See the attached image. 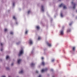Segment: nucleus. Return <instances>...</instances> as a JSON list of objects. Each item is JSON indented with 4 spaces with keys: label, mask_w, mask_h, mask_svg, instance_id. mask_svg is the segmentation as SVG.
<instances>
[{
    "label": "nucleus",
    "mask_w": 77,
    "mask_h": 77,
    "mask_svg": "<svg viewBox=\"0 0 77 77\" xmlns=\"http://www.w3.org/2000/svg\"><path fill=\"white\" fill-rule=\"evenodd\" d=\"M75 49V47H73V51H74Z\"/></svg>",
    "instance_id": "obj_16"
},
{
    "label": "nucleus",
    "mask_w": 77,
    "mask_h": 77,
    "mask_svg": "<svg viewBox=\"0 0 77 77\" xmlns=\"http://www.w3.org/2000/svg\"><path fill=\"white\" fill-rule=\"evenodd\" d=\"M9 56H8V55L6 57V59L7 60L8 59H9Z\"/></svg>",
    "instance_id": "obj_11"
},
{
    "label": "nucleus",
    "mask_w": 77,
    "mask_h": 77,
    "mask_svg": "<svg viewBox=\"0 0 77 77\" xmlns=\"http://www.w3.org/2000/svg\"><path fill=\"white\" fill-rule=\"evenodd\" d=\"M13 18L14 20H16V17H15V16H13Z\"/></svg>",
    "instance_id": "obj_20"
},
{
    "label": "nucleus",
    "mask_w": 77,
    "mask_h": 77,
    "mask_svg": "<svg viewBox=\"0 0 77 77\" xmlns=\"http://www.w3.org/2000/svg\"><path fill=\"white\" fill-rule=\"evenodd\" d=\"M30 11H28V14H30Z\"/></svg>",
    "instance_id": "obj_21"
},
{
    "label": "nucleus",
    "mask_w": 77,
    "mask_h": 77,
    "mask_svg": "<svg viewBox=\"0 0 77 77\" xmlns=\"http://www.w3.org/2000/svg\"><path fill=\"white\" fill-rule=\"evenodd\" d=\"M28 32V31H26V32H25L26 34H27Z\"/></svg>",
    "instance_id": "obj_24"
},
{
    "label": "nucleus",
    "mask_w": 77,
    "mask_h": 77,
    "mask_svg": "<svg viewBox=\"0 0 77 77\" xmlns=\"http://www.w3.org/2000/svg\"><path fill=\"white\" fill-rule=\"evenodd\" d=\"M29 43L30 45L32 44H33V41H32V40L31 39H30L29 41Z\"/></svg>",
    "instance_id": "obj_2"
},
{
    "label": "nucleus",
    "mask_w": 77,
    "mask_h": 77,
    "mask_svg": "<svg viewBox=\"0 0 77 77\" xmlns=\"http://www.w3.org/2000/svg\"><path fill=\"white\" fill-rule=\"evenodd\" d=\"M46 70V69H42V72H45Z\"/></svg>",
    "instance_id": "obj_8"
},
{
    "label": "nucleus",
    "mask_w": 77,
    "mask_h": 77,
    "mask_svg": "<svg viewBox=\"0 0 77 77\" xmlns=\"http://www.w3.org/2000/svg\"><path fill=\"white\" fill-rule=\"evenodd\" d=\"M3 50V49L2 48V49H1V51H2Z\"/></svg>",
    "instance_id": "obj_27"
},
{
    "label": "nucleus",
    "mask_w": 77,
    "mask_h": 77,
    "mask_svg": "<svg viewBox=\"0 0 77 77\" xmlns=\"http://www.w3.org/2000/svg\"><path fill=\"white\" fill-rule=\"evenodd\" d=\"M8 31V29L6 28L4 29L5 32H7Z\"/></svg>",
    "instance_id": "obj_14"
},
{
    "label": "nucleus",
    "mask_w": 77,
    "mask_h": 77,
    "mask_svg": "<svg viewBox=\"0 0 77 77\" xmlns=\"http://www.w3.org/2000/svg\"><path fill=\"white\" fill-rule=\"evenodd\" d=\"M8 77H10V76H9Z\"/></svg>",
    "instance_id": "obj_39"
},
{
    "label": "nucleus",
    "mask_w": 77,
    "mask_h": 77,
    "mask_svg": "<svg viewBox=\"0 0 77 77\" xmlns=\"http://www.w3.org/2000/svg\"><path fill=\"white\" fill-rule=\"evenodd\" d=\"M2 77H6L4 75V76H2Z\"/></svg>",
    "instance_id": "obj_35"
},
{
    "label": "nucleus",
    "mask_w": 77,
    "mask_h": 77,
    "mask_svg": "<svg viewBox=\"0 0 77 77\" xmlns=\"http://www.w3.org/2000/svg\"><path fill=\"white\" fill-rule=\"evenodd\" d=\"M14 5H15V3H13V6H14Z\"/></svg>",
    "instance_id": "obj_31"
},
{
    "label": "nucleus",
    "mask_w": 77,
    "mask_h": 77,
    "mask_svg": "<svg viewBox=\"0 0 77 77\" xmlns=\"http://www.w3.org/2000/svg\"><path fill=\"white\" fill-rule=\"evenodd\" d=\"M6 69H9V67H7V68H6Z\"/></svg>",
    "instance_id": "obj_28"
},
{
    "label": "nucleus",
    "mask_w": 77,
    "mask_h": 77,
    "mask_svg": "<svg viewBox=\"0 0 77 77\" xmlns=\"http://www.w3.org/2000/svg\"><path fill=\"white\" fill-rule=\"evenodd\" d=\"M1 46H2V45H3V44H2V43H1Z\"/></svg>",
    "instance_id": "obj_29"
},
{
    "label": "nucleus",
    "mask_w": 77,
    "mask_h": 77,
    "mask_svg": "<svg viewBox=\"0 0 77 77\" xmlns=\"http://www.w3.org/2000/svg\"><path fill=\"white\" fill-rule=\"evenodd\" d=\"M60 34H61V35H63V34H64L63 30H61V31H60Z\"/></svg>",
    "instance_id": "obj_4"
},
{
    "label": "nucleus",
    "mask_w": 77,
    "mask_h": 77,
    "mask_svg": "<svg viewBox=\"0 0 77 77\" xmlns=\"http://www.w3.org/2000/svg\"><path fill=\"white\" fill-rule=\"evenodd\" d=\"M54 59H53L52 60V62H54Z\"/></svg>",
    "instance_id": "obj_25"
},
{
    "label": "nucleus",
    "mask_w": 77,
    "mask_h": 77,
    "mask_svg": "<svg viewBox=\"0 0 77 77\" xmlns=\"http://www.w3.org/2000/svg\"><path fill=\"white\" fill-rule=\"evenodd\" d=\"M47 45H48L49 46V47H51V45L50 44H49V43H47Z\"/></svg>",
    "instance_id": "obj_9"
},
{
    "label": "nucleus",
    "mask_w": 77,
    "mask_h": 77,
    "mask_svg": "<svg viewBox=\"0 0 77 77\" xmlns=\"http://www.w3.org/2000/svg\"><path fill=\"white\" fill-rule=\"evenodd\" d=\"M71 32V29H68L67 30V32L68 33H69V32Z\"/></svg>",
    "instance_id": "obj_12"
},
{
    "label": "nucleus",
    "mask_w": 77,
    "mask_h": 77,
    "mask_svg": "<svg viewBox=\"0 0 77 77\" xmlns=\"http://www.w3.org/2000/svg\"><path fill=\"white\" fill-rule=\"evenodd\" d=\"M18 24V22H16V25H17V24Z\"/></svg>",
    "instance_id": "obj_26"
},
{
    "label": "nucleus",
    "mask_w": 77,
    "mask_h": 77,
    "mask_svg": "<svg viewBox=\"0 0 77 77\" xmlns=\"http://www.w3.org/2000/svg\"><path fill=\"white\" fill-rule=\"evenodd\" d=\"M38 77H41V75H39Z\"/></svg>",
    "instance_id": "obj_32"
},
{
    "label": "nucleus",
    "mask_w": 77,
    "mask_h": 77,
    "mask_svg": "<svg viewBox=\"0 0 77 77\" xmlns=\"http://www.w3.org/2000/svg\"><path fill=\"white\" fill-rule=\"evenodd\" d=\"M17 61L18 63V64H20L21 62V60L20 59H19L17 60Z\"/></svg>",
    "instance_id": "obj_3"
},
{
    "label": "nucleus",
    "mask_w": 77,
    "mask_h": 77,
    "mask_svg": "<svg viewBox=\"0 0 77 77\" xmlns=\"http://www.w3.org/2000/svg\"><path fill=\"white\" fill-rule=\"evenodd\" d=\"M42 59H44V57H42Z\"/></svg>",
    "instance_id": "obj_36"
},
{
    "label": "nucleus",
    "mask_w": 77,
    "mask_h": 77,
    "mask_svg": "<svg viewBox=\"0 0 77 77\" xmlns=\"http://www.w3.org/2000/svg\"><path fill=\"white\" fill-rule=\"evenodd\" d=\"M23 54V50L22 49V50L20 51V52L19 54V56H21Z\"/></svg>",
    "instance_id": "obj_1"
},
{
    "label": "nucleus",
    "mask_w": 77,
    "mask_h": 77,
    "mask_svg": "<svg viewBox=\"0 0 77 77\" xmlns=\"http://www.w3.org/2000/svg\"><path fill=\"white\" fill-rule=\"evenodd\" d=\"M18 44H19V43H17V45H18Z\"/></svg>",
    "instance_id": "obj_33"
},
{
    "label": "nucleus",
    "mask_w": 77,
    "mask_h": 77,
    "mask_svg": "<svg viewBox=\"0 0 77 77\" xmlns=\"http://www.w3.org/2000/svg\"><path fill=\"white\" fill-rule=\"evenodd\" d=\"M63 6V4H61L60 5V7H62Z\"/></svg>",
    "instance_id": "obj_13"
},
{
    "label": "nucleus",
    "mask_w": 77,
    "mask_h": 77,
    "mask_svg": "<svg viewBox=\"0 0 77 77\" xmlns=\"http://www.w3.org/2000/svg\"><path fill=\"white\" fill-rule=\"evenodd\" d=\"M24 71H23V70H21L19 72V74H22V73H23Z\"/></svg>",
    "instance_id": "obj_6"
},
{
    "label": "nucleus",
    "mask_w": 77,
    "mask_h": 77,
    "mask_svg": "<svg viewBox=\"0 0 77 77\" xmlns=\"http://www.w3.org/2000/svg\"><path fill=\"white\" fill-rule=\"evenodd\" d=\"M36 72L37 73H38V71H36Z\"/></svg>",
    "instance_id": "obj_34"
},
{
    "label": "nucleus",
    "mask_w": 77,
    "mask_h": 77,
    "mask_svg": "<svg viewBox=\"0 0 77 77\" xmlns=\"http://www.w3.org/2000/svg\"><path fill=\"white\" fill-rule=\"evenodd\" d=\"M1 61H2V59H1Z\"/></svg>",
    "instance_id": "obj_38"
},
{
    "label": "nucleus",
    "mask_w": 77,
    "mask_h": 77,
    "mask_svg": "<svg viewBox=\"0 0 77 77\" xmlns=\"http://www.w3.org/2000/svg\"><path fill=\"white\" fill-rule=\"evenodd\" d=\"M42 64L43 65H45V63H44V62H43L42 63Z\"/></svg>",
    "instance_id": "obj_17"
},
{
    "label": "nucleus",
    "mask_w": 77,
    "mask_h": 77,
    "mask_svg": "<svg viewBox=\"0 0 77 77\" xmlns=\"http://www.w3.org/2000/svg\"><path fill=\"white\" fill-rule=\"evenodd\" d=\"M13 65H14V63H12L11 64V66H13Z\"/></svg>",
    "instance_id": "obj_30"
},
{
    "label": "nucleus",
    "mask_w": 77,
    "mask_h": 77,
    "mask_svg": "<svg viewBox=\"0 0 77 77\" xmlns=\"http://www.w3.org/2000/svg\"><path fill=\"white\" fill-rule=\"evenodd\" d=\"M35 65V63H32L31 64V66H34V65Z\"/></svg>",
    "instance_id": "obj_7"
},
{
    "label": "nucleus",
    "mask_w": 77,
    "mask_h": 77,
    "mask_svg": "<svg viewBox=\"0 0 77 77\" xmlns=\"http://www.w3.org/2000/svg\"><path fill=\"white\" fill-rule=\"evenodd\" d=\"M13 33H13V32H10V34L11 35H13Z\"/></svg>",
    "instance_id": "obj_19"
},
{
    "label": "nucleus",
    "mask_w": 77,
    "mask_h": 77,
    "mask_svg": "<svg viewBox=\"0 0 77 77\" xmlns=\"http://www.w3.org/2000/svg\"><path fill=\"white\" fill-rule=\"evenodd\" d=\"M41 10L42 11H44V6H42L41 7Z\"/></svg>",
    "instance_id": "obj_10"
},
{
    "label": "nucleus",
    "mask_w": 77,
    "mask_h": 77,
    "mask_svg": "<svg viewBox=\"0 0 77 77\" xmlns=\"http://www.w3.org/2000/svg\"><path fill=\"white\" fill-rule=\"evenodd\" d=\"M36 28L37 29H39V26H37L36 27Z\"/></svg>",
    "instance_id": "obj_18"
},
{
    "label": "nucleus",
    "mask_w": 77,
    "mask_h": 77,
    "mask_svg": "<svg viewBox=\"0 0 77 77\" xmlns=\"http://www.w3.org/2000/svg\"><path fill=\"white\" fill-rule=\"evenodd\" d=\"M61 17H63V15L62 13H61Z\"/></svg>",
    "instance_id": "obj_23"
},
{
    "label": "nucleus",
    "mask_w": 77,
    "mask_h": 77,
    "mask_svg": "<svg viewBox=\"0 0 77 77\" xmlns=\"http://www.w3.org/2000/svg\"><path fill=\"white\" fill-rule=\"evenodd\" d=\"M72 5H73L74 6L73 7V8L74 9L75 8V4L74 3V2H72Z\"/></svg>",
    "instance_id": "obj_5"
},
{
    "label": "nucleus",
    "mask_w": 77,
    "mask_h": 77,
    "mask_svg": "<svg viewBox=\"0 0 77 77\" xmlns=\"http://www.w3.org/2000/svg\"><path fill=\"white\" fill-rule=\"evenodd\" d=\"M66 6H63V9H66Z\"/></svg>",
    "instance_id": "obj_22"
},
{
    "label": "nucleus",
    "mask_w": 77,
    "mask_h": 77,
    "mask_svg": "<svg viewBox=\"0 0 77 77\" xmlns=\"http://www.w3.org/2000/svg\"><path fill=\"white\" fill-rule=\"evenodd\" d=\"M38 40H40V39H41V37H38Z\"/></svg>",
    "instance_id": "obj_15"
},
{
    "label": "nucleus",
    "mask_w": 77,
    "mask_h": 77,
    "mask_svg": "<svg viewBox=\"0 0 77 77\" xmlns=\"http://www.w3.org/2000/svg\"><path fill=\"white\" fill-rule=\"evenodd\" d=\"M71 24H72V23H70L69 24V26H71Z\"/></svg>",
    "instance_id": "obj_37"
}]
</instances>
